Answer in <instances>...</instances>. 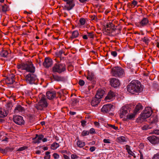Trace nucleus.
Wrapping results in <instances>:
<instances>
[{
  "label": "nucleus",
  "mask_w": 159,
  "mask_h": 159,
  "mask_svg": "<svg viewBox=\"0 0 159 159\" xmlns=\"http://www.w3.org/2000/svg\"><path fill=\"white\" fill-rule=\"evenodd\" d=\"M141 40L144 42L146 44H148L149 42V39L147 38L144 37L141 39Z\"/></svg>",
  "instance_id": "nucleus-37"
},
{
  "label": "nucleus",
  "mask_w": 159,
  "mask_h": 159,
  "mask_svg": "<svg viewBox=\"0 0 159 159\" xmlns=\"http://www.w3.org/2000/svg\"><path fill=\"white\" fill-rule=\"evenodd\" d=\"M107 127H110L112 128L115 129V130H117L118 129V128L117 126H115L114 125H111L110 124H107Z\"/></svg>",
  "instance_id": "nucleus-39"
},
{
  "label": "nucleus",
  "mask_w": 159,
  "mask_h": 159,
  "mask_svg": "<svg viewBox=\"0 0 159 159\" xmlns=\"http://www.w3.org/2000/svg\"><path fill=\"white\" fill-rule=\"evenodd\" d=\"M8 54V52L6 50H3L1 52V56L3 57H6Z\"/></svg>",
  "instance_id": "nucleus-35"
},
{
  "label": "nucleus",
  "mask_w": 159,
  "mask_h": 159,
  "mask_svg": "<svg viewBox=\"0 0 159 159\" xmlns=\"http://www.w3.org/2000/svg\"><path fill=\"white\" fill-rule=\"evenodd\" d=\"M66 2V5L64 7V9L69 11L71 9L75 6L73 0H63Z\"/></svg>",
  "instance_id": "nucleus-8"
},
{
  "label": "nucleus",
  "mask_w": 159,
  "mask_h": 159,
  "mask_svg": "<svg viewBox=\"0 0 159 159\" xmlns=\"http://www.w3.org/2000/svg\"><path fill=\"white\" fill-rule=\"evenodd\" d=\"M118 142L122 143L126 141L125 138L123 136L119 137L117 138Z\"/></svg>",
  "instance_id": "nucleus-33"
},
{
  "label": "nucleus",
  "mask_w": 159,
  "mask_h": 159,
  "mask_svg": "<svg viewBox=\"0 0 159 159\" xmlns=\"http://www.w3.org/2000/svg\"><path fill=\"white\" fill-rule=\"evenodd\" d=\"M140 159H143V154L141 152H140Z\"/></svg>",
  "instance_id": "nucleus-62"
},
{
  "label": "nucleus",
  "mask_w": 159,
  "mask_h": 159,
  "mask_svg": "<svg viewBox=\"0 0 159 159\" xmlns=\"http://www.w3.org/2000/svg\"><path fill=\"white\" fill-rule=\"evenodd\" d=\"M128 154L133 156H134V158H135L136 156H135V154L132 151L130 150L128 152Z\"/></svg>",
  "instance_id": "nucleus-46"
},
{
  "label": "nucleus",
  "mask_w": 159,
  "mask_h": 159,
  "mask_svg": "<svg viewBox=\"0 0 159 159\" xmlns=\"http://www.w3.org/2000/svg\"><path fill=\"white\" fill-rule=\"evenodd\" d=\"M39 102L36 104L35 107L38 110H42L46 108L48 106V103L47 102L46 98L44 95L42 94L39 95Z\"/></svg>",
  "instance_id": "nucleus-2"
},
{
  "label": "nucleus",
  "mask_w": 159,
  "mask_h": 159,
  "mask_svg": "<svg viewBox=\"0 0 159 159\" xmlns=\"http://www.w3.org/2000/svg\"><path fill=\"white\" fill-rule=\"evenodd\" d=\"M152 159H159V152L154 155Z\"/></svg>",
  "instance_id": "nucleus-41"
},
{
  "label": "nucleus",
  "mask_w": 159,
  "mask_h": 159,
  "mask_svg": "<svg viewBox=\"0 0 159 159\" xmlns=\"http://www.w3.org/2000/svg\"><path fill=\"white\" fill-rule=\"evenodd\" d=\"M46 95L49 99L52 100L56 97V93L53 91H48L47 92Z\"/></svg>",
  "instance_id": "nucleus-16"
},
{
  "label": "nucleus",
  "mask_w": 159,
  "mask_h": 159,
  "mask_svg": "<svg viewBox=\"0 0 159 159\" xmlns=\"http://www.w3.org/2000/svg\"><path fill=\"white\" fill-rule=\"evenodd\" d=\"M78 156L75 154H72L71 155V158L73 159H75L78 158Z\"/></svg>",
  "instance_id": "nucleus-50"
},
{
  "label": "nucleus",
  "mask_w": 159,
  "mask_h": 159,
  "mask_svg": "<svg viewBox=\"0 0 159 159\" xmlns=\"http://www.w3.org/2000/svg\"><path fill=\"white\" fill-rule=\"evenodd\" d=\"M95 131L93 128H91L90 129V134H95Z\"/></svg>",
  "instance_id": "nucleus-53"
},
{
  "label": "nucleus",
  "mask_w": 159,
  "mask_h": 159,
  "mask_svg": "<svg viewBox=\"0 0 159 159\" xmlns=\"http://www.w3.org/2000/svg\"><path fill=\"white\" fill-rule=\"evenodd\" d=\"M149 25V20L146 18H143L139 22V26L140 27H143L147 26Z\"/></svg>",
  "instance_id": "nucleus-15"
},
{
  "label": "nucleus",
  "mask_w": 159,
  "mask_h": 159,
  "mask_svg": "<svg viewBox=\"0 0 159 159\" xmlns=\"http://www.w3.org/2000/svg\"><path fill=\"white\" fill-rule=\"evenodd\" d=\"M53 64L52 61L49 57H46L43 63V66L46 68H48L51 66Z\"/></svg>",
  "instance_id": "nucleus-10"
},
{
  "label": "nucleus",
  "mask_w": 159,
  "mask_h": 159,
  "mask_svg": "<svg viewBox=\"0 0 159 159\" xmlns=\"http://www.w3.org/2000/svg\"><path fill=\"white\" fill-rule=\"evenodd\" d=\"M53 156L54 159H58L59 157V155L57 153H54Z\"/></svg>",
  "instance_id": "nucleus-42"
},
{
  "label": "nucleus",
  "mask_w": 159,
  "mask_h": 159,
  "mask_svg": "<svg viewBox=\"0 0 159 159\" xmlns=\"http://www.w3.org/2000/svg\"><path fill=\"white\" fill-rule=\"evenodd\" d=\"M110 83L112 86L114 88L117 87L120 85V82L118 79L112 78L110 79Z\"/></svg>",
  "instance_id": "nucleus-12"
},
{
  "label": "nucleus",
  "mask_w": 159,
  "mask_h": 159,
  "mask_svg": "<svg viewBox=\"0 0 159 159\" xmlns=\"http://www.w3.org/2000/svg\"><path fill=\"white\" fill-rule=\"evenodd\" d=\"M89 133V131L84 130L82 133L81 135L83 136H85L88 135Z\"/></svg>",
  "instance_id": "nucleus-36"
},
{
  "label": "nucleus",
  "mask_w": 159,
  "mask_h": 159,
  "mask_svg": "<svg viewBox=\"0 0 159 159\" xmlns=\"http://www.w3.org/2000/svg\"><path fill=\"white\" fill-rule=\"evenodd\" d=\"M90 39H93L94 37V35L93 34L92 32H90Z\"/></svg>",
  "instance_id": "nucleus-59"
},
{
  "label": "nucleus",
  "mask_w": 159,
  "mask_h": 159,
  "mask_svg": "<svg viewBox=\"0 0 159 159\" xmlns=\"http://www.w3.org/2000/svg\"><path fill=\"white\" fill-rule=\"evenodd\" d=\"M26 148V147H22L19 148L18 150L17 151H23L25 150Z\"/></svg>",
  "instance_id": "nucleus-47"
},
{
  "label": "nucleus",
  "mask_w": 159,
  "mask_h": 159,
  "mask_svg": "<svg viewBox=\"0 0 159 159\" xmlns=\"http://www.w3.org/2000/svg\"><path fill=\"white\" fill-rule=\"evenodd\" d=\"M18 68L30 73H33L35 71V67L31 61L25 63H23L18 66Z\"/></svg>",
  "instance_id": "nucleus-3"
},
{
  "label": "nucleus",
  "mask_w": 159,
  "mask_h": 159,
  "mask_svg": "<svg viewBox=\"0 0 159 159\" xmlns=\"http://www.w3.org/2000/svg\"><path fill=\"white\" fill-rule=\"evenodd\" d=\"M13 121L19 125H23L25 123V121L23 118L21 116L16 115L13 117Z\"/></svg>",
  "instance_id": "nucleus-7"
},
{
  "label": "nucleus",
  "mask_w": 159,
  "mask_h": 159,
  "mask_svg": "<svg viewBox=\"0 0 159 159\" xmlns=\"http://www.w3.org/2000/svg\"><path fill=\"white\" fill-rule=\"evenodd\" d=\"M112 106V105L110 104L104 105L101 109V111L103 112H108L111 110Z\"/></svg>",
  "instance_id": "nucleus-17"
},
{
  "label": "nucleus",
  "mask_w": 159,
  "mask_h": 159,
  "mask_svg": "<svg viewBox=\"0 0 159 159\" xmlns=\"http://www.w3.org/2000/svg\"><path fill=\"white\" fill-rule=\"evenodd\" d=\"M125 149L127 150V152H128L130 150V147L128 145H127L125 146Z\"/></svg>",
  "instance_id": "nucleus-55"
},
{
  "label": "nucleus",
  "mask_w": 159,
  "mask_h": 159,
  "mask_svg": "<svg viewBox=\"0 0 159 159\" xmlns=\"http://www.w3.org/2000/svg\"><path fill=\"white\" fill-rule=\"evenodd\" d=\"M152 133L155 134L157 135L159 134V129H156V130H153L152 132Z\"/></svg>",
  "instance_id": "nucleus-48"
},
{
  "label": "nucleus",
  "mask_w": 159,
  "mask_h": 159,
  "mask_svg": "<svg viewBox=\"0 0 159 159\" xmlns=\"http://www.w3.org/2000/svg\"><path fill=\"white\" fill-rule=\"evenodd\" d=\"M66 66L64 64L57 63L54 65L52 68L54 72L61 73L66 70Z\"/></svg>",
  "instance_id": "nucleus-4"
},
{
  "label": "nucleus",
  "mask_w": 159,
  "mask_h": 159,
  "mask_svg": "<svg viewBox=\"0 0 159 159\" xmlns=\"http://www.w3.org/2000/svg\"><path fill=\"white\" fill-rule=\"evenodd\" d=\"M116 95V94L115 92L110 91L108 92L107 95L105 97V100L107 102L110 101L114 98Z\"/></svg>",
  "instance_id": "nucleus-11"
},
{
  "label": "nucleus",
  "mask_w": 159,
  "mask_h": 159,
  "mask_svg": "<svg viewBox=\"0 0 159 159\" xmlns=\"http://www.w3.org/2000/svg\"><path fill=\"white\" fill-rule=\"evenodd\" d=\"M152 113V111L150 107H147L145 108V110L141 115V118L145 119L149 117Z\"/></svg>",
  "instance_id": "nucleus-6"
},
{
  "label": "nucleus",
  "mask_w": 159,
  "mask_h": 159,
  "mask_svg": "<svg viewBox=\"0 0 159 159\" xmlns=\"http://www.w3.org/2000/svg\"><path fill=\"white\" fill-rule=\"evenodd\" d=\"M35 77L33 74H28L25 77V80L30 84H33L34 82Z\"/></svg>",
  "instance_id": "nucleus-9"
},
{
  "label": "nucleus",
  "mask_w": 159,
  "mask_h": 159,
  "mask_svg": "<svg viewBox=\"0 0 159 159\" xmlns=\"http://www.w3.org/2000/svg\"><path fill=\"white\" fill-rule=\"evenodd\" d=\"M77 144L78 146L80 148H82L85 145V143L80 140H78L77 142Z\"/></svg>",
  "instance_id": "nucleus-30"
},
{
  "label": "nucleus",
  "mask_w": 159,
  "mask_h": 159,
  "mask_svg": "<svg viewBox=\"0 0 159 159\" xmlns=\"http://www.w3.org/2000/svg\"><path fill=\"white\" fill-rule=\"evenodd\" d=\"M101 99L98 98L97 97L95 96L91 101V105L93 107H96L98 105V104L100 102Z\"/></svg>",
  "instance_id": "nucleus-19"
},
{
  "label": "nucleus",
  "mask_w": 159,
  "mask_h": 159,
  "mask_svg": "<svg viewBox=\"0 0 159 159\" xmlns=\"http://www.w3.org/2000/svg\"><path fill=\"white\" fill-rule=\"evenodd\" d=\"M8 113V112L4 109H0V117H3L6 116Z\"/></svg>",
  "instance_id": "nucleus-26"
},
{
  "label": "nucleus",
  "mask_w": 159,
  "mask_h": 159,
  "mask_svg": "<svg viewBox=\"0 0 159 159\" xmlns=\"http://www.w3.org/2000/svg\"><path fill=\"white\" fill-rule=\"evenodd\" d=\"M96 148L94 147H90V151L91 152H93L94 151Z\"/></svg>",
  "instance_id": "nucleus-54"
},
{
  "label": "nucleus",
  "mask_w": 159,
  "mask_h": 159,
  "mask_svg": "<svg viewBox=\"0 0 159 159\" xmlns=\"http://www.w3.org/2000/svg\"><path fill=\"white\" fill-rule=\"evenodd\" d=\"M78 102V101L75 98V99H73V103L74 104H76V103Z\"/></svg>",
  "instance_id": "nucleus-52"
},
{
  "label": "nucleus",
  "mask_w": 159,
  "mask_h": 159,
  "mask_svg": "<svg viewBox=\"0 0 159 159\" xmlns=\"http://www.w3.org/2000/svg\"><path fill=\"white\" fill-rule=\"evenodd\" d=\"M59 146V145L58 143L54 142L51 145V149L55 150L58 148Z\"/></svg>",
  "instance_id": "nucleus-31"
},
{
  "label": "nucleus",
  "mask_w": 159,
  "mask_h": 159,
  "mask_svg": "<svg viewBox=\"0 0 159 159\" xmlns=\"http://www.w3.org/2000/svg\"><path fill=\"white\" fill-rule=\"evenodd\" d=\"M127 89L129 92L133 94L140 92L142 90L141 83L137 80H132L129 84Z\"/></svg>",
  "instance_id": "nucleus-1"
},
{
  "label": "nucleus",
  "mask_w": 159,
  "mask_h": 159,
  "mask_svg": "<svg viewBox=\"0 0 159 159\" xmlns=\"http://www.w3.org/2000/svg\"><path fill=\"white\" fill-rule=\"evenodd\" d=\"M86 122L84 120H82L81 121V125L82 126L84 127L85 125Z\"/></svg>",
  "instance_id": "nucleus-57"
},
{
  "label": "nucleus",
  "mask_w": 159,
  "mask_h": 159,
  "mask_svg": "<svg viewBox=\"0 0 159 159\" xmlns=\"http://www.w3.org/2000/svg\"><path fill=\"white\" fill-rule=\"evenodd\" d=\"M85 22V20L83 18H81L80 20V23L81 25H84Z\"/></svg>",
  "instance_id": "nucleus-38"
},
{
  "label": "nucleus",
  "mask_w": 159,
  "mask_h": 159,
  "mask_svg": "<svg viewBox=\"0 0 159 159\" xmlns=\"http://www.w3.org/2000/svg\"><path fill=\"white\" fill-rule=\"evenodd\" d=\"M157 122V119L156 116L152 117L150 118V125L152 127L156 126Z\"/></svg>",
  "instance_id": "nucleus-20"
},
{
  "label": "nucleus",
  "mask_w": 159,
  "mask_h": 159,
  "mask_svg": "<svg viewBox=\"0 0 159 159\" xmlns=\"http://www.w3.org/2000/svg\"><path fill=\"white\" fill-rule=\"evenodd\" d=\"M147 139L152 144H158L159 143V139L156 136H149L148 137Z\"/></svg>",
  "instance_id": "nucleus-14"
},
{
  "label": "nucleus",
  "mask_w": 159,
  "mask_h": 159,
  "mask_svg": "<svg viewBox=\"0 0 159 159\" xmlns=\"http://www.w3.org/2000/svg\"><path fill=\"white\" fill-rule=\"evenodd\" d=\"M44 136L42 134L38 135L36 134L35 137L33 139V142L34 143H39L43 138Z\"/></svg>",
  "instance_id": "nucleus-18"
},
{
  "label": "nucleus",
  "mask_w": 159,
  "mask_h": 159,
  "mask_svg": "<svg viewBox=\"0 0 159 159\" xmlns=\"http://www.w3.org/2000/svg\"><path fill=\"white\" fill-rule=\"evenodd\" d=\"M111 54L114 57H116L117 55V53L116 51H112L111 52Z\"/></svg>",
  "instance_id": "nucleus-49"
},
{
  "label": "nucleus",
  "mask_w": 159,
  "mask_h": 159,
  "mask_svg": "<svg viewBox=\"0 0 159 159\" xmlns=\"http://www.w3.org/2000/svg\"><path fill=\"white\" fill-rule=\"evenodd\" d=\"M54 80L58 81H65L66 79L63 77L58 76H53Z\"/></svg>",
  "instance_id": "nucleus-27"
},
{
  "label": "nucleus",
  "mask_w": 159,
  "mask_h": 159,
  "mask_svg": "<svg viewBox=\"0 0 159 159\" xmlns=\"http://www.w3.org/2000/svg\"><path fill=\"white\" fill-rule=\"evenodd\" d=\"M105 93V92L104 90L99 89L97 91V93L95 96L101 99V98L104 94Z\"/></svg>",
  "instance_id": "nucleus-22"
},
{
  "label": "nucleus",
  "mask_w": 159,
  "mask_h": 159,
  "mask_svg": "<svg viewBox=\"0 0 159 159\" xmlns=\"http://www.w3.org/2000/svg\"><path fill=\"white\" fill-rule=\"evenodd\" d=\"M96 83V79L94 74L92 73L90 75V83H91L92 84L91 86L92 88L94 87V85Z\"/></svg>",
  "instance_id": "nucleus-23"
},
{
  "label": "nucleus",
  "mask_w": 159,
  "mask_h": 159,
  "mask_svg": "<svg viewBox=\"0 0 159 159\" xmlns=\"http://www.w3.org/2000/svg\"><path fill=\"white\" fill-rule=\"evenodd\" d=\"M8 7L6 4L0 6V11L6 12L8 10Z\"/></svg>",
  "instance_id": "nucleus-28"
},
{
  "label": "nucleus",
  "mask_w": 159,
  "mask_h": 159,
  "mask_svg": "<svg viewBox=\"0 0 159 159\" xmlns=\"http://www.w3.org/2000/svg\"><path fill=\"white\" fill-rule=\"evenodd\" d=\"M111 74L113 76L122 77L124 75L123 70L120 67H115L112 69Z\"/></svg>",
  "instance_id": "nucleus-5"
},
{
  "label": "nucleus",
  "mask_w": 159,
  "mask_h": 159,
  "mask_svg": "<svg viewBox=\"0 0 159 159\" xmlns=\"http://www.w3.org/2000/svg\"><path fill=\"white\" fill-rule=\"evenodd\" d=\"M79 35V33L78 31L75 30L71 33V35L70 36V39L72 40L74 39L75 38L78 37Z\"/></svg>",
  "instance_id": "nucleus-24"
},
{
  "label": "nucleus",
  "mask_w": 159,
  "mask_h": 159,
  "mask_svg": "<svg viewBox=\"0 0 159 159\" xmlns=\"http://www.w3.org/2000/svg\"><path fill=\"white\" fill-rule=\"evenodd\" d=\"M0 152L2 153H6L7 152V150L6 149H2L0 148Z\"/></svg>",
  "instance_id": "nucleus-44"
},
{
  "label": "nucleus",
  "mask_w": 159,
  "mask_h": 159,
  "mask_svg": "<svg viewBox=\"0 0 159 159\" xmlns=\"http://www.w3.org/2000/svg\"><path fill=\"white\" fill-rule=\"evenodd\" d=\"M134 111L133 113H131L128 114L126 117V119L128 120H132L134 119L135 117V116L136 114Z\"/></svg>",
  "instance_id": "nucleus-29"
},
{
  "label": "nucleus",
  "mask_w": 159,
  "mask_h": 159,
  "mask_svg": "<svg viewBox=\"0 0 159 159\" xmlns=\"http://www.w3.org/2000/svg\"><path fill=\"white\" fill-rule=\"evenodd\" d=\"M50 152H46L45 153V154L46 155V156L48 157V156H50Z\"/></svg>",
  "instance_id": "nucleus-60"
},
{
  "label": "nucleus",
  "mask_w": 159,
  "mask_h": 159,
  "mask_svg": "<svg viewBox=\"0 0 159 159\" xmlns=\"http://www.w3.org/2000/svg\"><path fill=\"white\" fill-rule=\"evenodd\" d=\"M138 2L135 0H133L132 2V4L134 5V6H136Z\"/></svg>",
  "instance_id": "nucleus-51"
},
{
  "label": "nucleus",
  "mask_w": 159,
  "mask_h": 159,
  "mask_svg": "<svg viewBox=\"0 0 159 159\" xmlns=\"http://www.w3.org/2000/svg\"><path fill=\"white\" fill-rule=\"evenodd\" d=\"M142 106L140 103H139L136 106L135 108L134 111L135 113L137 114L139 110H142Z\"/></svg>",
  "instance_id": "nucleus-25"
},
{
  "label": "nucleus",
  "mask_w": 159,
  "mask_h": 159,
  "mask_svg": "<svg viewBox=\"0 0 159 159\" xmlns=\"http://www.w3.org/2000/svg\"><path fill=\"white\" fill-rule=\"evenodd\" d=\"M14 76L12 75L9 77H7L5 80V82L7 84H12L14 82Z\"/></svg>",
  "instance_id": "nucleus-21"
},
{
  "label": "nucleus",
  "mask_w": 159,
  "mask_h": 159,
  "mask_svg": "<svg viewBox=\"0 0 159 159\" xmlns=\"http://www.w3.org/2000/svg\"><path fill=\"white\" fill-rule=\"evenodd\" d=\"M103 141L105 143H111L110 140L108 139H104Z\"/></svg>",
  "instance_id": "nucleus-43"
},
{
  "label": "nucleus",
  "mask_w": 159,
  "mask_h": 159,
  "mask_svg": "<svg viewBox=\"0 0 159 159\" xmlns=\"http://www.w3.org/2000/svg\"><path fill=\"white\" fill-rule=\"evenodd\" d=\"M83 38L84 39H88V38L87 35H85L83 36Z\"/></svg>",
  "instance_id": "nucleus-63"
},
{
  "label": "nucleus",
  "mask_w": 159,
  "mask_h": 159,
  "mask_svg": "<svg viewBox=\"0 0 159 159\" xmlns=\"http://www.w3.org/2000/svg\"><path fill=\"white\" fill-rule=\"evenodd\" d=\"M64 157L65 159H69V157L66 155H64Z\"/></svg>",
  "instance_id": "nucleus-64"
},
{
  "label": "nucleus",
  "mask_w": 159,
  "mask_h": 159,
  "mask_svg": "<svg viewBox=\"0 0 159 159\" xmlns=\"http://www.w3.org/2000/svg\"><path fill=\"white\" fill-rule=\"evenodd\" d=\"M93 23H95L97 21V18L96 16L93 15H90V20Z\"/></svg>",
  "instance_id": "nucleus-34"
},
{
  "label": "nucleus",
  "mask_w": 159,
  "mask_h": 159,
  "mask_svg": "<svg viewBox=\"0 0 159 159\" xmlns=\"http://www.w3.org/2000/svg\"><path fill=\"white\" fill-rule=\"evenodd\" d=\"M151 128H152V127L151 125H145L143 127V129H145V130H146V129H150Z\"/></svg>",
  "instance_id": "nucleus-40"
},
{
  "label": "nucleus",
  "mask_w": 159,
  "mask_h": 159,
  "mask_svg": "<svg viewBox=\"0 0 159 159\" xmlns=\"http://www.w3.org/2000/svg\"><path fill=\"white\" fill-rule=\"evenodd\" d=\"M94 124L97 127H99V123L96 121H95L94 122Z\"/></svg>",
  "instance_id": "nucleus-58"
},
{
  "label": "nucleus",
  "mask_w": 159,
  "mask_h": 159,
  "mask_svg": "<svg viewBox=\"0 0 159 159\" xmlns=\"http://www.w3.org/2000/svg\"><path fill=\"white\" fill-rule=\"evenodd\" d=\"M112 25H112V24H111V25H108V24L106 25V28L105 29H107V30H109V28H110V27L112 26Z\"/></svg>",
  "instance_id": "nucleus-56"
},
{
  "label": "nucleus",
  "mask_w": 159,
  "mask_h": 159,
  "mask_svg": "<svg viewBox=\"0 0 159 159\" xmlns=\"http://www.w3.org/2000/svg\"><path fill=\"white\" fill-rule=\"evenodd\" d=\"M128 113V109L125 107H123L120 109L119 114L120 118H124Z\"/></svg>",
  "instance_id": "nucleus-13"
},
{
  "label": "nucleus",
  "mask_w": 159,
  "mask_h": 159,
  "mask_svg": "<svg viewBox=\"0 0 159 159\" xmlns=\"http://www.w3.org/2000/svg\"><path fill=\"white\" fill-rule=\"evenodd\" d=\"M23 109V108L21 106L18 105L14 109L15 112L17 113L19 111H22Z\"/></svg>",
  "instance_id": "nucleus-32"
},
{
  "label": "nucleus",
  "mask_w": 159,
  "mask_h": 159,
  "mask_svg": "<svg viewBox=\"0 0 159 159\" xmlns=\"http://www.w3.org/2000/svg\"><path fill=\"white\" fill-rule=\"evenodd\" d=\"M70 114L71 115H74L76 114V112L74 111H70Z\"/></svg>",
  "instance_id": "nucleus-61"
},
{
  "label": "nucleus",
  "mask_w": 159,
  "mask_h": 159,
  "mask_svg": "<svg viewBox=\"0 0 159 159\" xmlns=\"http://www.w3.org/2000/svg\"><path fill=\"white\" fill-rule=\"evenodd\" d=\"M79 85L81 86H83L84 84V82L82 80H80L79 82Z\"/></svg>",
  "instance_id": "nucleus-45"
}]
</instances>
